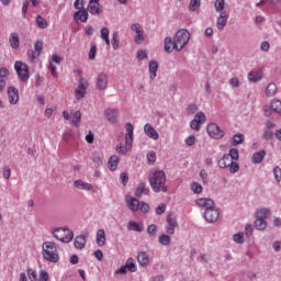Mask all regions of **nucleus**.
I'll use <instances>...</instances> for the list:
<instances>
[{"mask_svg":"<svg viewBox=\"0 0 281 281\" xmlns=\"http://www.w3.org/2000/svg\"><path fill=\"white\" fill-rule=\"evenodd\" d=\"M36 23L37 27H41V30H45L47 27V20L43 19L41 15H37Z\"/></svg>","mask_w":281,"mask_h":281,"instance_id":"603ef678","label":"nucleus"},{"mask_svg":"<svg viewBox=\"0 0 281 281\" xmlns=\"http://www.w3.org/2000/svg\"><path fill=\"white\" fill-rule=\"evenodd\" d=\"M196 111H199V106H196V104H190V105L186 109V114H187V115H194V113H196Z\"/></svg>","mask_w":281,"mask_h":281,"instance_id":"5fc2aeb1","label":"nucleus"},{"mask_svg":"<svg viewBox=\"0 0 281 281\" xmlns=\"http://www.w3.org/2000/svg\"><path fill=\"white\" fill-rule=\"evenodd\" d=\"M166 172L164 170L155 171L149 177V186L156 193L168 192V186L166 184Z\"/></svg>","mask_w":281,"mask_h":281,"instance_id":"f03ea898","label":"nucleus"},{"mask_svg":"<svg viewBox=\"0 0 281 281\" xmlns=\"http://www.w3.org/2000/svg\"><path fill=\"white\" fill-rule=\"evenodd\" d=\"M147 160L149 165H153L157 161V154L155 151L147 153Z\"/></svg>","mask_w":281,"mask_h":281,"instance_id":"6e6d98bb","label":"nucleus"},{"mask_svg":"<svg viewBox=\"0 0 281 281\" xmlns=\"http://www.w3.org/2000/svg\"><path fill=\"white\" fill-rule=\"evenodd\" d=\"M195 204L198 205V207H205V210H210V207H214V205H216L214 203V200L209 198H199L198 200H195Z\"/></svg>","mask_w":281,"mask_h":281,"instance_id":"b1692460","label":"nucleus"},{"mask_svg":"<svg viewBox=\"0 0 281 281\" xmlns=\"http://www.w3.org/2000/svg\"><path fill=\"white\" fill-rule=\"evenodd\" d=\"M49 234H52L53 238L55 240H58L59 243H71L74 240V231H71L68 226H61V227H52L49 229Z\"/></svg>","mask_w":281,"mask_h":281,"instance_id":"20e7f679","label":"nucleus"},{"mask_svg":"<svg viewBox=\"0 0 281 281\" xmlns=\"http://www.w3.org/2000/svg\"><path fill=\"white\" fill-rule=\"evenodd\" d=\"M244 234L243 233H237L233 236V239L238 244V245H243L244 243Z\"/></svg>","mask_w":281,"mask_h":281,"instance_id":"680f3d73","label":"nucleus"},{"mask_svg":"<svg viewBox=\"0 0 281 281\" xmlns=\"http://www.w3.org/2000/svg\"><path fill=\"white\" fill-rule=\"evenodd\" d=\"M184 144L187 146H194L196 144V137L194 135H190L184 139Z\"/></svg>","mask_w":281,"mask_h":281,"instance_id":"bf43d9fd","label":"nucleus"},{"mask_svg":"<svg viewBox=\"0 0 281 281\" xmlns=\"http://www.w3.org/2000/svg\"><path fill=\"white\" fill-rule=\"evenodd\" d=\"M92 162L95 164L97 166H102V157L100 156V153L94 151L91 156Z\"/></svg>","mask_w":281,"mask_h":281,"instance_id":"09e8293b","label":"nucleus"},{"mask_svg":"<svg viewBox=\"0 0 281 281\" xmlns=\"http://www.w3.org/2000/svg\"><path fill=\"white\" fill-rule=\"evenodd\" d=\"M278 93V86L276 83H269L268 87L266 88V94L269 98H273Z\"/></svg>","mask_w":281,"mask_h":281,"instance_id":"ea45409f","label":"nucleus"},{"mask_svg":"<svg viewBox=\"0 0 281 281\" xmlns=\"http://www.w3.org/2000/svg\"><path fill=\"white\" fill-rule=\"evenodd\" d=\"M127 229L130 232H138L142 233L144 232V224L136 222V221H130L127 224Z\"/></svg>","mask_w":281,"mask_h":281,"instance_id":"c756f323","label":"nucleus"},{"mask_svg":"<svg viewBox=\"0 0 281 281\" xmlns=\"http://www.w3.org/2000/svg\"><path fill=\"white\" fill-rule=\"evenodd\" d=\"M265 157H267V151L260 150L251 156V161L252 164H262V161H265Z\"/></svg>","mask_w":281,"mask_h":281,"instance_id":"2f4dec72","label":"nucleus"},{"mask_svg":"<svg viewBox=\"0 0 281 281\" xmlns=\"http://www.w3.org/2000/svg\"><path fill=\"white\" fill-rule=\"evenodd\" d=\"M144 133L149 139L157 142L159 139V132L153 127V124L147 123L144 125Z\"/></svg>","mask_w":281,"mask_h":281,"instance_id":"6ab92c4d","label":"nucleus"},{"mask_svg":"<svg viewBox=\"0 0 281 281\" xmlns=\"http://www.w3.org/2000/svg\"><path fill=\"white\" fill-rule=\"evenodd\" d=\"M60 63H63V58L60 57V55L58 54H53L50 56V60L48 64V71L52 74V76H54V78H58V72L56 71L58 65H60Z\"/></svg>","mask_w":281,"mask_h":281,"instance_id":"4468645a","label":"nucleus"},{"mask_svg":"<svg viewBox=\"0 0 281 281\" xmlns=\"http://www.w3.org/2000/svg\"><path fill=\"white\" fill-rule=\"evenodd\" d=\"M95 243L98 247H104V245H106V232L104 228L97 231Z\"/></svg>","mask_w":281,"mask_h":281,"instance_id":"393cba45","label":"nucleus"},{"mask_svg":"<svg viewBox=\"0 0 281 281\" xmlns=\"http://www.w3.org/2000/svg\"><path fill=\"white\" fill-rule=\"evenodd\" d=\"M190 190L193 192V194H201L203 192V186L199 182H192L190 184Z\"/></svg>","mask_w":281,"mask_h":281,"instance_id":"a18cd8bd","label":"nucleus"},{"mask_svg":"<svg viewBox=\"0 0 281 281\" xmlns=\"http://www.w3.org/2000/svg\"><path fill=\"white\" fill-rule=\"evenodd\" d=\"M97 89L99 91H106L109 87V76L104 72H100L95 79Z\"/></svg>","mask_w":281,"mask_h":281,"instance_id":"dca6fc26","label":"nucleus"},{"mask_svg":"<svg viewBox=\"0 0 281 281\" xmlns=\"http://www.w3.org/2000/svg\"><path fill=\"white\" fill-rule=\"evenodd\" d=\"M119 165H120V158L117 157V155L111 156L108 161L109 170H111V172H115V170H117Z\"/></svg>","mask_w":281,"mask_h":281,"instance_id":"7c9ffc66","label":"nucleus"},{"mask_svg":"<svg viewBox=\"0 0 281 281\" xmlns=\"http://www.w3.org/2000/svg\"><path fill=\"white\" fill-rule=\"evenodd\" d=\"M27 276H29V279H30L31 281H36V280H38V273H37L35 270L29 269V270H27Z\"/></svg>","mask_w":281,"mask_h":281,"instance_id":"052dcab7","label":"nucleus"},{"mask_svg":"<svg viewBox=\"0 0 281 281\" xmlns=\"http://www.w3.org/2000/svg\"><path fill=\"white\" fill-rule=\"evenodd\" d=\"M86 10L92 15L102 14V5H100V2L98 1H89Z\"/></svg>","mask_w":281,"mask_h":281,"instance_id":"aec40b11","label":"nucleus"},{"mask_svg":"<svg viewBox=\"0 0 281 281\" xmlns=\"http://www.w3.org/2000/svg\"><path fill=\"white\" fill-rule=\"evenodd\" d=\"M70 122L74 126H80V122H82V113L80 111H76L70 117Z\"/></svg>","mask_w":281,"mask_h":281,"instance_id":"e433bc0d","label":"nucleus"},{"mask_svg":"<svg viewBox=\"0 0 281 281\" xmlns=\"http://www.w3.org/2000/svg\"><path fill=\"white\" fill-rule=\"evenodd\" d=\"M132 32L135 33L134 41L137 45H142L144 43V27H142V24L134 23L131 26Z\"/></svg>","mask_w":281,"mask_h":281,"instance_id":"2eb2a0df","label":"nucleus"},{"mask_svg":"<svg viewBox=\"0 0 281 281\" xmlns=\"http://www.w3.org/2000/svg\"><path fill=\"white\" fill-rule=\"evenodd\" d=\"M240 154L237 148H231L228 154H224L223 157L217 161L218 168H227L231 164L238 161Z\"/></svg>","mask_w":281,"mask_h":281,"instance_id":"0eeeda50","label":"nucleus"},{"mask_svg":"<svg viewBox=\"0 0 281 281\" xmlns=\"http://www.w3.org/2000/svg\"><path fill=\"white\" fill-rule=\"evenodd\" d=\"M74 188L77 190H85L86 192H91L93 190V184L85 182L83 180H76L74 182Z\"/></svg>","mask_w":281,"mask_h":281,"instance_id":"a878e982","label":"nucleus"},{"mask_svg":"<svg viewBox=\"0 0 281 281\" xmlns=\"http://www.w3.org/2000/svg\"><path fill=\"white\" fill-rule=\"evenodd\" d=\"M148 69L150 80H155L157 78V71L159 70V63H157V60H151L148 64Z\"/></svg>","mask_w":281,"mask_h":281,"instance_id":"c85d7f7f","label":"nucleus"},{"mask_svg":"<svg viewBox=\"0 0 281 281\" xmlns=\"http://www.w3.org/2000/svg\"><path fill=\"white\" fill-rule=\"evenodd\" d=\"M269 214H271V211H269V209H259L255 212V217L262 221H267Z\"/></svg>","mask_w":281,"mask_h":281,"instance_id":"c9c22d12","label":"nucleus"},{"mask_svg":"<svg viewBox=\"0 0 281 281\" xmlns=\"http://www.w3.org/2000/svg\"><path fill=\"white\" fill-rule=\"evenodd\" d=\"M220 216H221V211L216 209V204H214V206L206 209L204 211V218L206 223H216Z\"/></svg>","mask_w":281,"mask_h":281,"instance_id":"ddd939ff","label":"nucleus"},{"mask_svg":"<svg viewBox=\"0 0 281 281\" xmlns=\"http://www.w3.org/2000/svg\"><path fill=\"white\" fill-rule=\"evenodd\" d=\"M87 89H89V81L80 77L78 87L75 89L76 100H82L87 95Z\"/></svg>","mask_w":281,"mask_h":281,"instance_id":"9d476101","label":"nucleus"},{"mask_svg":"<svg viewBox=\"0 0 281 281\" xmlns=\"http://www.w3.org/2000/svg\"><path fill=\"white\" fill-rule=\"evenodd\" d=\"M226 168H228V171L231 172V175H236V172L240 170V165H238V162L235 161L228 165Z\"/></svg>","mask_w":281,"mask_h":281,"instance_id":"8fccbe9b","label":"nucleus"},{"mask_svg":"<svg viewBox=\"0 0 281 281\" xmlns=\"http://www.w3.org/2000/svg\"><path fill=\"white\" fill-rule=\"evenodd\" d=\"M136 58L138 60H146V58H148V53L144 49L137 50Z\"/></svg>","mask_w":281,"mask_h":281,"instance_id":"13d9d810","label":"nucleus"},{"mask_svg":"<svg viewBox=\"0 0 281 281\" xmlns=\"http://www.w3.org/2000/svg\"><path fill=\"white\" fill-rule=\"evenodd\" d=\"M164 212H166V204L161 203L156 207V214H158V216H161Z\"/></svg>","mask_w":281,"mask_h":281,"instance_id":"69168bd1","label":"nucleus"},{"mask_svg":"<svg viewBox=\"0 0 281 281\" xmlns=\"http://www.w3.org/2000/svg\"><path fill=\"white\" fill-rule=\"evenodd\" d=\"M42 256L47 262H58L60 260L58 246L54 241H44L42 244Z\"/></svg>","mask_w":281,"mask_h":281,"instance_id":"39448f33","label":"nucleus"},{"mask_svg":"<svg viewBox=\"0 0 281 281\" xmlns=\"http://www.w3.org/2000/svg\"><path fill=\"white\" fill-rule=\"evenodd\" d=\"M125 130H126L125 146L122 144H119L116 145V148H115L119 155H126V153H128V150L133 148V142L135 140V136H134L135 127L131 123H126Z\"/></svg>","mask_w":281,"mask_h":281,"instance_id":"7ed1b4c3","label":"nucleus"},{"mask_svg":"<svg viewBox=\"0 0 281 281\" xmlns=\"http://www.w3.org/2000/svg\"><path fill=\"white\" fill-rule=\"evenodd\" d=\"M254 227L260 232L267 229V221L266 220H260L256 218L254 222Z\"/></svg>","mask_w":281,"mask_h":281,"instance_id":"4c0bfd02","label":"nucleus"},{"mask_svg":"<svg viewBox=\"0 0 281 281\" xmlns=\"http://www.w3.org/2000/svg\"><path fill=\"white\" fill-rule=\"evenodd\" d=\"M148 192H149V190H148V188H146V183L140 182V183H138L134 194L137 199H142V195L148 194Z\"/></svg>","mask_w":281,"mask_h":281,"instance_id":"473e14b6","label":"nucleus"},{"mask_svg":"<svg viewBox=\"0 0 281 281\" xmlns=\"http://www.w3.org/2000/svg\"><path fill=\"white\" fill-rule=\"evenodd\" d=\"M270 108L274 113L281 114V101L280 100H273L270 103Z\"/></svg>","mask_w":281,"mask_h":281,"instance_id":"49530a36","label":"nucleus"},{"mask_svg":"<svg viewBox=\"0 0 281 281\" xmlns=\"http://www.w3.org/2000/svg\"><path fill=\"white\" fill-rule=\"evenodd\" d=\"M248 80L249 82H260V80H262V72L251 70L250 72H248Z\"/></svg>","mask_w":281,"mask_h":281,"instance_id":"72a5a7b5","label":"nucleus"},{"mask_svg":"<svg viewBox=\"0 0 281 281\" xmlns=\"http://www.w3.org/2000/svg\"><path fill=\"white\" fill-rule=\"evenodd\" d=\"M40 56H41V54L37 53L36 50H34V49L29 50V53H27L29 63H32V64L38 63Z\"/></svg>","mask_w":281,"mask_h":281,"instance_id":"a19ab883","label":"nucleus"},{"mask_svg":"<svg viewBox=\"0 0 281 281\" xmlns=\"http://www.w3.org/2000/svg\"><path fill=\"white\" fill-rule=\"evenodd\" d=\"M135 273L137 271V263H135V259L128 258L124 266H121L115 273L119 276H126V273Z\"/></svg>","mask_w":281,"mask_h":281,"instance_id":"1a4fd4ad","label":"nucleus"},{"mask_svg":"<svg viewBox=\"0 0 281 281\" xmlns=\"http://www.w3.org/2000/svg\"><path fill=\"white\" fill-rule=\"evenodd\" d=\"M243 142H245V135L240 133L235 134L232 138L233 146H238V144H243Z\"/></svg>","mask_w":281,"mask_h":281,"instance_id":"37998d69","label":"nucleus"},{"mask_svg":"<svg viewBox=\"0 0 281 281\" xmlns=\"http://www.w3.org/2000/svg\"><path fill=\"white\" fill-rule=\"evenodd\" d=\"M190 43V31L186 29H180L173 35L165 37L164 49L167 54H172L173 52H181L186 48V45Z\"/></svg>","mask_w":281,"mask_h":281,"instance_id":"f257e3e1","label":"nucleus"},{"mask_svg":"<svg viewBox=\"0 0 281 281\" xmlns=\"http://www.w3.org/2000/svg\"><path fill=\"white\" fill-rule=\"evenodd\" d=\"M147 234L149 236H157V225L150 224L147 226Z\"/></svg>","mask_w":281,"mask_h":281,"instance_id":"4d7b16f0","label":"nucleus"},{"mask_svg":"<svg viewBox=\"0 0 281 281\" xmlns=\"http://www.w3.org/2000/svg\"><path fill=\"white\" fill-rule=\"evenodd\" d=\"M104 117L110 122V124H115L117 122V117L120 115V112L117 109H106L103 113Z\"/></svg>","mask_w":281,"mask_h":281,"instance_id":"412c9836","label":"nucleus"},{"mask_svg":"<svg viewBox=\"0 0 281 281\" xmlns=\"http://www.w3.org/2000/svg\"><path fill=\"white\" fill-rule=\"evenodd\" d=\"M109 34H110V31H109V27H102L101 31H100V36L102 38V41L105 42V45H111V40L109 38Z\"/></svg>","mask_w":281,"mask_h":281,"instance_id":"58836bf2","label":"nucleus"},{"mask_svg":"<svg viewBox=\"0 0 281 281\" xmlns=\"http://www.w3.org/2000/svg\"><path fill=\"white\" fill-rule=\"evenodd\" d=\"M14 70L16 71L18 78L21 82H27V80H30V68L27 67V64L23 61H15Z\"/></svg>","mask_w":281,"mask_h":281,"instance_id":"6e6552de","label":"nucleus"},{"mask_svg":"<svg viewBox=\"0 0 281 281\" xmlns=\"http://www.w3.org/2000/svg\"><path fill=\"white\" fill-rule=\"evenodd\" d=\"M9 103L14 106L19 104V89L9 87L7 90Z\"/></svg>","mask_w":281,"mask_h":281,"instance_id":"a211bd4d","label":"nucleus"},{"mask_svg":"<svg viewBox=\"0 0 281 281\" xmlns=\"http://www.w3.org/2000/svg\"><path fill=\"white\" fill-rule=\"evenodd\" d=\"M47 280H49V274L46 271H41L38 281H47Z\"/></svg>","mask_w":281,"mask_h":281,"instance_id":"338daca9","label":"nucleus"},{"mask_svg":"<svg viewBox=\"0 0 281 281\" xmlns=\"http://www.w3.org/2000/svg\"><path fill=\"white\" fill-rule=\"evenodd\" d=\"M228 85L232 87V89H236L240 87V79H238V77H233L228 80Z\"/></svg>","mask_w":281,"mask_h":281,"instance_id":"864d4df0","label":"nucleus"},{"mask_svg":"<svg viewBox=\"0 0 281 281\" xmlns=\"http://www.w3.org/2000/svg\"><path fill=\"white\" fill-rule=\"evenodd\" d=\"M206 131L212 139H223L225 137V132L216 123H210L206 126Z\"/></svg>","mask_w":281,"mask_h":281,"instance_id":"9b49d317","label":"nucleus"},{"mask_svg":"<svg viewBox=\"0 0 281 281\" xmlns=\"http://www.w3.org/2000/svg\"><path fill=\"white\" fill-rule=\"evenodd\" d=\"M125 203L131 212H143L144 214H147V212H150V206L148 205V203L139 202L137 198L127 195L125 198Z\"/></svg>","mask_w":281,"mask_h":281,"instance_id":"423d86ee","label":"nucleus"},{"mask_svg":"<svg viewBox=\"0 0 281 281\" xmlns=\"http://www.w3.org/2000/svg\"><path fill=\"white\" fill-rule=\"evenodd\" d=\"M273 175H274L276 181H278V183H280V181H281V168L280 167H274L273 168Z\"/></svg>","mask_w":281,"mask_h":281,"instance_id":"0e129e2a","label":"nucleus"},{"mask_svg":"<svg viewBox=\"0 0 281 281\" xmlns=\"http://www.w3.org/2000/svg\"><path fill=\"white\" fill-rule=\"evenodd\" d=\"M111 43H112L113 49L115 50L120 49V33L117 32L113 33Z\"/></svg>","mask_w":281,"mask_h":281,"instance_id":"c03bdc74","label":"nucleus"},{"mask_svg":"<svg viewBox=\"0 0 281 281\" xmlns=\"http://www.w3.org/2000/svg\"><path fill=\"white\" fill-rule=\"evenodd\" d=\"M74 21L77 23H87L89 21V11L87 9H79L74 14Z\"/></svg>","mask_w":281,"mask_h":281,"instance_id":"4be33fe9","label":"nucleus"},{"mask_svg":"<svg viewBox=\"0 0 281 281\" xmlns=\"http://www.w3.org/2000/svg\"><path fill=\"white\" fill-rule=\"evenodd\" d=\"M158 243H160V245H165L166 247H168V245H170V243H172V238L170 237V235L162 233L158 237Z\"/></svg>","mask_w":281,"mask_h":281,"instance_id":"79ce46f5","label":"nucleus"},{"mask_svg":"<svg viewBox=\"0 0 281 281\" xmlns=\"http://www.w3.org/2000/svg\"><path fill=\"white\" fill-rule=\"evenodd\" d=\"M207 122V117L205 116V113L198 112L193 120L190 121V128L192 131H201V124H205Z\"/></svg>","mask_w":281,"mask_h":281,"instance_id":"f8f14e48","label":"nucleus"},{"mask_svg":"<svg viewBox=\"0 0 281 281\" xmlns=\"http://www.w3.org/2000/svg\"><path fill=\"white\" fill-rule=\"evenodd\" d=\"M9 43L12 49H19V44H20L19 34L11 33L9 36Z\"/></svg>","mask_w":281,"mask_h":281,"instance_id":"f704fd0d","label":"nucleus"},{"mask_svg":"<svg viewBox=\"0 0 281 281\" xmlns=\"http://www.w3.org/2000/svg\"><path fill=\"white\" fill-rule=\"evenodd\" d=\"M201 8V0H191L189 4V10L191 12H194L195 10H199Z\"/></svg>","mask_w":281,"mask_h":281,"instance_id":"3c124183","label":"nucleus"},{"mask_svg":"<svg viewBox=\"0 0 281 281\" xmlns=\"http://www.w3.org/2000/svg\"><path fill=\"white\" fill-rule=\"evenodd\" d=\"M75 249H85L87 247V236L86 235H78L75 237L74 241Z\"/></svg>","mask_w":281,"mask_h":281,"instance_id":"bb28decb","label":"nucleus"},{"mask_svg":"<svg viewBox=\"0 0 281 281\" xmlns=\"http://www.w3.org/2000/svg\"><path fill=\"white\" fill-rule=\"evenodd\" d=\"M214 8H215V12H220V14L221 12H226V11H223L225 10V0H216Z\"/></svg>","mask_w":281,"mask_h":281,"instance_id":"de8ad7c7","label":"nucleus"},{"mask_svg":"<svg viewBox=\"0 0 281 281\" xmlns=\"http://www.w3.org/2000/svg\"><path fill=\"white\" fill-rule=\"evenodd\" d=\"M137 262L140 265V267H148L150 263V257L148 254H146V251H139L137 254Z\"/></svg>","mask_w":281,"mask_h":281,"instance_id":"cd10ccee","label":"nucleus"},{"mask_svg":"<svg viewBox=\"0 0 281 281\" xmlns=\"http://www.w3.org/2000/svg\"><path fill=\"white\" fill-rule=\"evenodd\" d=\"M166 221H167V225L165 226L166 233L169 236H173L177 227L179 226V223L177 222V218L173 217L172 215H168L166 217Z\"/></svg>","mask_w":281,"mask_h":281,"instance_id":"f3484780","label":"nucleus"},{"mask_svg":"<svg viewBox=\"0 0 281 281\" xmlns=\"http://www.w3.org/2000/svg\"><path fill=\"white\" fill-rule=\"evenodd\" d=\"M272 248H273V250L277 251V252L280 251V250H281V240H276V241H273Z\"/></svg>","mask_w":281,"mask_h":281,"instance_id":"774afa93","label":"nucleus"},{"mask_svg":"<svg viewBox=\"0 0 281 281\" xmlns=\"http://www.w3.org/2000/svg\"><path fill=\"white\" fill-rule=\"evenodd\" d=\"M98 52V48L95 47V45L90 47V50L88 53L89 59L90 60H95V54Z\"/></svg>","mask_w":281,"mask_h":281,"instance_id":"e2e57ef3","label":"nucleus"},{"mask_svg":"<svg viewBox=\"0 0 281 281\" xmlns=\"http://www.w3.org/2000/svg\"><path fill=\"white\" fill-rule=\"evenodd\" d=\"M228 19H229V14H227V12L220 13V16L216 20V27L217 30H220V32H223V30H225Z\"/></svg>","mask_w":281,"mask_h":281,"instance_id":"5701e85b","label":"nucleus"}]
</instances>
